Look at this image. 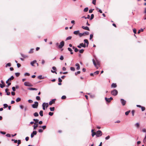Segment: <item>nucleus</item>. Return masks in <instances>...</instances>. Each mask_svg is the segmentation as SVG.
<instances>
[{"label":"nucleus","instance_id":"nucleus-54","mask_svg":"<svg viewBox=\"0 0 146 146\" xmlns=\"http://www.w3.org/2000/svg\"><path fill=\"white\" fill-rule=\"evenodd\" d=\"M110 138V136L108 135L107 137H106L105 139L106 140H108Z\"/></svg>","mask_w":146,"mask_h":146},{"label":"nucleus","instance_id":"nucleus-8","mask_svg":"<svg viewBox=\"0 0 146 146\" xmlns=\"http://www.w3.org/2000/svg\"><path fill=\"white\" fill-rule=\"evenodd\" d=\"M24 84L25 86H32L33 85L30 83L28 82H25L24 83Z\"/></svg>","mask_w":146,"mask_h":146},{"label":"nucleus","instance_id":"nucleus-23","mask_svg":"<svg viewBox=\"0 0 146 146\" xmlns=\"http://www.w3.org/2000/svg\"><path fill=\"white\" fill-rule=\"evenodd\" d=\"M143 143H144V144H145L146 142V133L145 134V137L143 140Z\"/></svg>","mask_w":146,"mask_h":146},{"label":"nucleus","instance_id":"nucleus-60","mask_svg":"<svg viewBox=\"0 0 146 146\" xmlns=\"http://www.w3.org/2000/svg\"><path fill=\"white\" fill-rule=\"evenodd\" d=\"M38 78L40 79H42V76L41 75H40L38 76Z\"/></svg>","mask_w":146,"mask_h":146},{"label":"nucleus","instance_id":"nucleus-22","mask_svg":"<svg viewBox=\"0 0 146 146\" xmlns=\"http://www.w3.org/2000/svg\"><path fill=\"white\" fill-rule=\"evenodd\" d=\"M80 45L82 47H83L84 48H85L86 47V44H83V43H80Z\"/></svg>","mask_w":146,"mask_h":146},{"label":"nucleus","instance_id":"nucleus-46","mask_svg":"<svg viewBox=\"0 0 146 146\" xmlns=\"http://www.w3.org/2000/svg\"><path fill=\"white\" fill-rule=\"evenodd\" d=\"M99 73V71H96L94 73V74H98Z\"/></svg>","mask_w":146,"mask_h":146},{"label":"nucleus","instance_id":"nucleus-18","mask_svg":"<svg viewBox=\"0 0 146 146\" xmlns=\"http://www.w3.org/2000/svg\"><path fill=\"white\" fill-rule=\"evenodd\" d=\"M36 62V60H34L31 62V64L33 66H34V64H35Z\"/></svg>","mask_w":146,"mask_h":146},{"label":"nucleus","instance_id":"nucleus-51","mask_svg":"<svg viewBox=\"0 0 146 146\" xmlns=\"http://www.w3.org/2000/svg\"><path fill=\"white\" fill-rule=\"evenodd\" d=\"M60 59L61 60H63L64 59V57L62 56H61L60 58Z\"/></svg>","mask_w":146,"mask_h":146},{"label":"nucleus","instance_id":"nucleus-43","mask_svg":"<svg viewBox=\"0 0 146 146\" xmlns=\"http://www.w3.org/2000/svg\"><path fill=\"white\" fill-rule=\"evenodd\" d=\"M66 98V97L65 96H63L61 97V99L62 100L65 99Z\"/></svg>","mask_w":146,"mask_h":146},{"label":"nucleus","instance_id":"nucleus-9","mask_svg":"<svg viewBox=\"0 0 146 146\" xmlns=\"http://www.w3.org/2000/svg\"><path fill=\"white\" fill-rule=\"evenodd\" d=\"M120 101L123 106H124L125 105L126 103V102L125 100H124L123 99H121L120 100Z\"/></svg>","mask_w":146,"mask_h":146},{"label":"nucleus","instance_id":"nucleus-44","mask_svg":"<svg viewBox=\"0 0 146 146\" xmlns=\"http://www.w3.org/2000/svg\"><path fill=\"white\" fill-rule=\"evenodd\" d=\"M33 49H31L29 51V53H32L33 52Z\"/></svg>","mask_w":146,"mask_h":146},{"label":"nucleus","instance_id":"nucleus-55","mask_svg":"<svg viewBox=\"0 0 146 146\" xmlns=\"http://www.w3.org/2000/svg\"><path fill=\"white\" fill-rule=\"evenodd\" d=\"M133 32L135 34L136 33V29H133Z\"/></svg>","mask_w":146,"mask_h":146},{"label":"nucleus","instance_id":"nucleus-6","mask_svg":"<svg viewBox=\"0 0 146 146\" xmlns=\"http://www.w3.org/2000/svg\"><path fill=\"white\" fill-rule=\"evenodd\" d=\"M38 103L37 102H35V104L32 105V107L33 108H37L38 106Z\"/></svg>","mask_w":146,"mask_h":146},{"label":"nucleus","instance_id":"nucleus-4","mask_svg":"<svg viewBox=\"0 0 146 146\" xmlns=\"http://www.w3.org/2000/svg\"><path fill=\"white\" fill-rule=\"evenodd\" d=\"M102 135V133L100 130H98L96 132L97 137H100Z\"/></svg>","mask_w":146,"mask_h":146},{"label":"nucleus","instance_id":"nucleus-45","mask_svg":"<svg viewBox=\"0 0 146 146\" xmlns=\"http://www.w3.org/2000/svg\"><path fill=\"white\" fill-rule=\"evenodd\" d=\"M70 69L72 71H74L75 70L74 68L73 67H71Z\"/></svg>","mask_w":146,"mask_h":146},{"label":"nucleus","instance_id":"nucleus-11","mask_svg":"<svg viewBox=\"0 0 146 146\" xmlns=\"http://www.w3.org/2000/svg\"><path fill=\"white\" fill-rule=\"evenodd\" d=\"M37 131H33V133H31V138H33L34 135H36V134Z\"/></svg>","mask_w":146,"mask_h":146},{"label":"nucleus","instance_id":"nucleus-64","mask_svg":"<svg viewBox=\"0 0 146 146\" xmlns=\"http://www.w3.org/2000/svg\"><path fill=\"white\" fill-rule=\"evenodd\" d=\"M142 131L144 132H146V129H142Z\"/></svg>","mask_w":146,"mask_h":146},{"label":"nucleus","instance_id":"nucleus-59","mask_svg":"<svg viewBox=\"0 0 146 146\" xmlns=\"http://www.w3.org/2000/svg\"><path fill=\"white\" fill-rule=\"evenodd\" d=\"M93 35L92 34H90V39H92L93 38Z\"/></svg>","mask_w":146,"mask_h":146},{"label":"nucleus","instance_id":"nucleus-3","mask_svg":"<svg viewBox=\"0 0 146 146\" xmlns=\"http://www.w3.org/2000/svg\"><path fill=\"white\" fill-rule=\"evenodd\" d=\"M89 35V33L88 32H85L83 33H80L79 34V36L80 37H81L82 36H85L86 35Z\"/></svg>","mask_w":146,"mask_h":146},{"label":"nucleus","instance_id":"nucleus-13","mask_svg":"<svg viewBox=\"0 0 146 146\" xmlns=\"http://www.w3.org/2000/svg\"><path fill=\"white\" fill-rule=\"evenodd\" d=\"M82 29H85V30H87L88 31H90V30L89 27H88L86 26V27H85L84 26H82Z\"/></svg>","mask_w":146,"mask_h":146},{"label":"nucleus","instance_id":"nucleus-49","mask_svg":"<svg viewBox=\"0 0 146 146\" xmlns=\"http://www.w3.org/2000/svg\"><path fill=\"white\" fill-rule=\"evenodd\" d=\"M135 110H132V116H134V113H135Z\"/></svg>","mask_w":146,"mask_h":146},{"label":"nucleus","instance_id":"nucleus-42","mask_svg":"<svg viewBox=\"0 0 146 146\" xmlns=\"http://www.w3.org/2000/svg\"><path fill=\"white\" fill-rule=\"evenodd\" d=\"M15 75L17 77H18L20 75V73H15Z\"/></svg>","mask_w":146,"mask_h":146},{"label":"nucleus","instance_id":"nucleus-15","mask_svg":"<svg viewBox=\"0 0 146 146\" xmlns=\"http://www.w3.org/2000/svg\"><path fill=\"white\" fill-rule=\"evenodd\" d=\"M76 66H77L76 69L77 70H79L80 68V66L79 64L78 63H76L75 65Z\"/></svg>","mask_w":146,"mask_h":146},{"label":"nucleus","instance_id":"nucleus-52","mask_svg":"<svg viewBox=\"0 0 146 146\" xmlns=\"http://www.w3.org/2000/svg\"><path fill=\"white\" fill-rule=\"evenodd\" d=\"M3 106H4V108H7V107H8V105H7V104H4L3 105Z\"/></svg>","mask_w":146,"mask_h":146},{"label":"nucleus","instance_id":"nucleus-34","mask_svg":"<svg viewBox=\"0 0 146 146\" xmlns=\"http://www.w3.org/2000/svg\"><path fill=\"white\" fill-rule=\"evenodd\" d=\"M88 7H86L84 9V12H86L88 11Z\"/></svg>","mask_w":146,"mask_h":146},{"label":"nucleus","instance_id":"nucleus-40","mask_svg":"<svg viewBox=\"0 0 146 146\" xmlns=\"http://www.w3.org/2000/svg\"><path fill=\"white\" fill-rule=\"evenodd\" d=\"M141 110L143 111H144L145 109V108L143 106H141Z\"/></svg>","mask_w":146,"mask_h":146},{"label":"nucleus","instance_id":"nucleus-39","mask_svg":"<svg viewBox=\"0 0 146 146\" xmlns=\"http://www.w3.org/2000/svg\"><path fill=\"white\" fill-rule=\"evenodd\" d=\"M135 125L137 128H138L139 126V123H137L135 124Z\"/></svg>","mask_w":146,"mask_h":146},{"label":"nucleus","instance_id":"nucleus-38","mask_svg":"<svg viewBox=\"0 0 146 146\" xmlns=\"http://www.w3.org/2000/svg\"><path fill=\"white\" fill-rule=\"evenodd\" d=\"M36 99L38 101L40 100V97L39 96H37L36 97Z\"/></svg>","mask_w":146,"mask_h":146},{"label":"nucleus","instance_id":"nucleus-20","mask_svg":"<svg viewBox=\"0 0 146 146\" xmlns=\"http://www.w3.org/2000/svg\"><path fill=\"white\" fill-rule=\"evenodd\" d=\"M84 41L85 43H86L87 44L86 46H87V47H88V44H89V42H88V40H87L86 39H84Z\"/></svg>","mask_w":146,"mask_h":146},{"label":"nucleus","instance_id":"nucleus-7","mask_svg":"<svg viewBox=\"0 0 146 146\" xmlns=\"http://www.w3.org/2000/svg\"><path fill=\"white\" fill-rule=\"evenodd\" d=\"M64 42L62 41L60 43V44L58 45V48H61L64 45Z\"/></svg>","mask_w":146,"mask_h":146},{"label":"nucleus","instance_id":"nucleus-57","mask_svg":"<svg viewBox=\"0 0 146 146\" xmlns=\"http://www.w3.org/2000/svg\"><path fill=\"white\" fill-rule=\"evenodd\" d=\"M42 127V128L43 129H45L46 128V126L45 125L43 126Z\"/></svg>","mask_w":146,"mask_h":146},{"label":"nucleus","instance_id":"nucleus-36","mask_svg":"<svg viewBox=\"0 0 146 146\" xmlns=\"http://www.w3.org/2000/svg\"><path fill=\"white\" fill-rule=\"evenodd\" d=\"M95 135H96V132H94L92 133V136L93 137Z\"/></svg>","mask_w":146,"mask_h":146},{"label":"nucleus","instance_id":"nucleus-48","mask_svg":"<svg viewBox=\"0 0 146 146\" xmlns=\"http://www.w3.org/2000/svg\"><path fill=\"white\" fill-rule=\"evenodd\" d=\"M94 17V15L93 14H92L91 15V18H90V20H91Z\"/></svg>","mask_w":146,"mask_h":146},{"label":"nucleus","instance_id":"nucleus-63","mask_svg":"<svg viewBox=\"0 0 146 146\" xmlns=\"http://www.w3.org/2000/svg\"><path fill=\"white\" fill-rule=\"evenodd\" d=\"M74 50L75 52H77L78 51V50L77 48H76Z\"/></svg>","mask_w":146,"mask_h":146},{"label":"nucleus","instance_id":"nucleus-47","mask_svg":"<svg viewBox=\"0 0 146 146\" xmlns=\"http://www.w3.org/2000/svg\"><path fill=\"white\" fill-rule=\"evenodd\" d=\"M96 0H93L92 3L94 5H96Z\"/></svg>","mask_w":146,"mask_h":146},{"label":"nucleus","instance_id":"nucleus-32","mask_svg":"<svg viewBox=\"0 0 146 146\" xmlns=\"http://www.w3.org/2000/svg\"><path fill=\"white\" fill-rule=\"evenodd\" d=\"M130 112V110H129L127 111H126L125 112V115H128L129 114V113Z\"/></svg>","mask_w":146,"mask_h":146},{"label":"nucleus","instance_id":"nucleus-21","mask_svg":"<svg viewBox=\"0 0 146 146\" xmlns=\"http://www.w3.org/2000/svg\"><path fill=\"white\" fill-rule=\"evenodd\" d=\"M68 50L70 52V54H73V52H72V50L70 48H68Z\"/></svg>","mask_w":146,"mask_h":146},{"label":"nucleus","instance_id":"nucleus-35","mask_svg":"<svg viewBox=\"0 0 146 146\" xmlns=\"http://www.w3.org/2000/svg\"><path fill=\"white\" fill-rule=\"evenodd\" d=\"M5 86V84H2L0 83V87L1 88H3Z\"/></svg>","mask_w":146,"mask_h":146},{"label":"nucleus","instance_id":"nucleus-62","mask_svg":"<svg viewBox=\"0 0 146 146\" xmlns=\"http://www.w3.org/2000/svg\"><path fill=\"white\" fill-rule=\"evenodd\" d=\"M28 102L29 103H32L33 102V101L32 100H28Z\"/></svg>","mask_w":146,"mask_h":146},{"label":"nucleus","instance_id":"nucleus-24","mask_svg":"<svg viewBox=\"0 0 146 146\" xmlns=\"http://www.w3.org/2000/svg\"><path fill=\"white\" fill-rule=\"evenodd\" d=\"M105 100L107 102H109V103L110 102V100L109 98H105Z\"/></svg>","mask_w":146,"mask_h":146},{"label":"nucleus","instance_id":"nucleus-12","mask_svg":"<svg viewBox=\"0 0 146 146\" xmlns=\"http://www.w3.org/2000/svg\"><path fill=\"white\" fill-rule=\"evenodd\" d=\"M9 90L8 88H6L5 89V92L7 93V95H9L10 94V92H9Z\"/></svg>","mask_w":146,"mask_h":146},{"label":"nucleus","instance_id":"nucleus-10","mask_svg":"<svg viewBox=\"0 0 146 146\" xmlns=\"http://www.w3.org/2000/svg\"><path fill=\"white\" fill-rule=\"evenodd\" d=\"M56 100L55 99H54L52 100L49 102V105H52V104L55 103V101Z\"/></svg>","mask_w":146,"mask_h":146},{"label":"nucleus","instance_id":"nucleus-28","mask_svg":"<svg viewBox=\"0 0 146 146\" xmlns=\"http://www.w3.org/2000/svg\"><path fill=\"white\" fill-rule=\"evenodd\" d=\"M14 77L13 76H12L9 79H8V80L9 81L13 80L14 79Z\"/></svg>","mask_w":146,"mask_h":146},{"label":"nucleus","instance_id":"nucleus-50","mask_svg":"<svg viewBox=\"0 0 146 146\" xmlns=\"http://www.w3.org/2000/svg\"><path fill=\"white\" fill-rule=\"evenodd\" d=\"M80 73V71H78L77 72H76L75 73V74L76 75H77L78 74H79Z\"/></svg>","mask_w":146,"mask_h":146},{"label":"nucleus","instance_id":"nucleus-14","mask_svg":"<svg viewBox=\"0 0 146 146\" xmlns=\"http://www.w3.org/2000/svg\"><path fill=\"white\" fill-rule=\"evenodd\" d=\"M117 86V85L116 83H113L112 84L111 87L112 88H115Z\"/></svg>","mask_w":146,"mask_h":146},{"label":"nucleus","instance_id":"nucleus-33","mask_svg":"<svg viewBox=\"0 0 146 146\" xmlns=\"http://www.w3.org/2000/svg\"><path fill=\"white\" fill-rule=\"evenodd\" d=\"M72 38V36H68V37H67L66 38V40H70V39H71Z\"/></svg>","mask_w":146,"mask_h":146},{"label":"nucleus","instance_id":"nucleus-29","mask_svg":"<svg viewBox=\"0 0 146 146\" xmlns=\"http://www.w3.org/2000/svg\"><path fill=\"white\" fill-rule=\"evenodd\" d=\"M39 114H40V115L41 116H43V111L42 110L40 111V112H39Z\"/></svg>","mask_w":146,"mask_h":146},{"label":"nucleus","instance_id":"nucleus-17","mask_svg":"<svg viewBox=\"0 0 146 146\" xmlns=\"http://www.w3.org/2000/svg\"><path fill=\"white\" fill-rule=\"evenodd\" d=\"M28 89L31 90H37V89L36 88H28Z\"/></svg>","mask_w":146,"mask_h":146},{"label":"nucleus","instance_id":"nucleus-58","mask_svg":"<svg viewBox=\"0 0 146 146\" xmlns=\"http://www.w3.org/2000/svg\"><path fill=\"white\" fill-rule=\"evenodd\" d=\"M12 90H13V91L14 92L16 90L15 88V87H13L12 88Z\"/></svg>","mask_w":146,"mask_h":146},{"label":"nucleus","instance_id":"nucleus-5","mask_svg":"<svg viewBox=\"0 0 146 146\" xmlns=\"http://www.w3.org/2000/svg\"><path fill=\"white\" fill-rule=\"evenodd\" d=\"M48 106V103H44L42 104V109L44 110H45V108L46 107L47 108Z\"/></svg>","mask_w":146,"mask_h":146},{"label":"nucleus","instance_id":"nucleus-37","mask_svg":"<svg viewBox=\"0 0 146 146\" xmlns=\"http://www.w3.org/2000/svg\"><path fill=\"white\" fill-rule=\"evenodd\" d=\"M33 120L35 121V123H37L38 121V119H34Z\"/></svg>","mask_w":146,"mask_h":146},{"label":"nucleus","instance_id":"nucleus-25","mask_svg":"<svg viewBox=\"0 0 146 146\" xmlns=\"http://www.w3.org/2000/svg\"><path fill=\"white\" fill-rule=\"evenodd\" d=\"M34 116L35 117H37L39 115L38 114V113L36 112L34 113L33 114Z\"/></svg>","mask_w":146,"mask_h":146},{"label":"nucleus","instance_id":"nucleus-1","mask_svg":"<svg viewBox=\"0 0 146 146\" xmlns=\"http://www.w3.org/2000/svg\"><path fill=\"white\" fill-rule=\"evenodd\" d=\"M92 61L95 66L97 69H98L100 66V63L98 60H96V61L93 59Z\"/></svg>","mask_w":146,"mask_h":146},{"label":"nucleus","instance_id":"nucleus-16","mask_svg":"<svg viewBox=\"0 0 146 146\" xmlns=\"http://www.w3.org/2000/svg\"><path fill=\"white\" fill-rule=\"evenodd\" d=\"M34 124L35 125L33 126L34 129L35 130L36 129V128L38 127V125L37 123H35Z\"/></svg>","mask_w":146,"mask_h":146},{"label":"nucleus","instance_id":"nucleus-27","mask_svg":"<svg viewBox=\"0 0 146 146\" xmlns=\"http://www.w3.org/2000/svg\"><path fill=\"white\" fill-rule=\"evenodd\" d=\"M11 66V64L10 63H9L7 64L6 65L5 67H7L8 66Z\"/></svg>","mask_w":146,"mask_h":146},{"label":"nucleus","instance_id":"nucleus-2","mask_svg":"<svg viewBox=\"0 0 146 146\" xmlns=\"http://www.w3.org/2000/svg\"><path fill=\"white\" fill-rule=\"evenodd\" d=\"M118 93V92L115 89L111 91V94L112 95L114 96H116L117 95Z\"/></svg>","mask_w":146,"mask_h":146},{"label":"nucleus","instance_id":"nucleus-41","mask_svg":"<svg viewBox=\"0 0 146 146\" xmlns=\"http://www.w3.org/2000/svg\"><path fill=\"white\" fill-rule=\"evenodd\" d=\"M84 51V49H82L79 50V52L81 53H83Z\"/></svg>","mask_w":146,"mask_h":146},{"label":"nucleus","instance_id":"nucleus-61","mask_svg":"<svg viewBox=\"0 0 146 146\" xmlns=\"http://www.w3.org/2000/svg\"><path fill=\"white\" fill-rule=\"evenodd\" d=\"M18 141V144L19 145L21 143V141L20 140H19Z\"/></svg>","mask_w":146,"mask_h":146},{"label":"nucleus","instance_id":"nucleus-30","mask_svg":"<svg viewBox=\"0 0 146 146\" xmlns=\"http://www.w3.org/2000/svg\"><path fill=\"white\" fill-rule=\"evenodd\" d=\"M143 29H141L140 30H139L138 31V32H137V33L138 34H139L140 33L141 31L143 32Z\"/></svg>","mask_w":146,"mask_h":146},{"label":"nucleus","instance_id":"nucleus-19","mask_svg":"<svg viewBox=\"0 0 146 146\" xmlns=\"http://www.w3.org/2000/svg\"><path fill=\"white\" fill-rule=\"evenodd\" d=\"M73 33L75 35H77L78 34L79 35V34L80 33H79V31H74Z\"/></svg>","mask_w":146,"mask_h":146},{"label":"nucleus","instance_id":"nucleus-31","mask_svg":"<svg viewBox=\"0 0 146 146\" xmlns=\"http://www.w3.org/2000/svg\"><path fill=\"white\" fill-rule=\"evenodd\" d=\"M50 109L51 111H54V110L55 108H54V107H52V108L50 107Z\"/></svg>","mask_w":146,"mask_h":146},{"label":"nucleus","instance_id":"nucleus-53","mask_svg":"<svg viewBox=\"0 0 146 146\" xmlns=\"http://www.w3.org/2000/svg\"><path fill=\"white\" fill-rule=\"evenodd\" d=\"M49 115H50V116H52L53 115V112H49Z\"/></svg>","mask_w":146,"mask_h":146},{"label":"nucleus","instance_id":"nucleus-56","mask_svg":"<svg viewBox=\"0 0 146 146\" xmlns=\"http://www.w3.org/2000/svg\"><path fill=\"white\" fill-rule=\"evenodd\" d=\"M17 66L18 67V68H19L21 66V65L19 63H17Z\"/></svg>","mask_w":146,"mask_h":146},{"label":"nucleus","instance_id":"nucleus-26","mask_svg":"<svg viewBox=\"0 0 146 146\" xmlns=\"http://www.w3.org/2000/svg\"><path fill=\"white\" fill-rule=\"evenodd\" d=\"M21 98H18L16 100V102H18L21 101Z\"/></svg>","mask_w":146,"mask_h":146}]
</instances>
